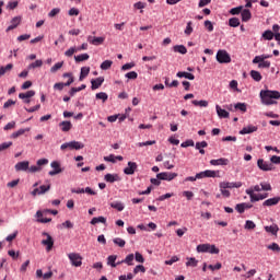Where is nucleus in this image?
<instances>
[{
    "label": "nucleus",
    "mask_w": 280,
    "mask_h": 280,
    "mask_svg": "<svg viewBox=\"0 0 280 280\" xmlns=\"http://www.w3.org/2000/svg\"><path fill=\"white\" fill-rule=\"evenodd\" d=\"M65 65V62L60 61L55 63L51 68H50V73H56V71H60V69H62V66Z\"/></svg>",
    "instance_id": "09e8293b"
},
{
    "label": "nucleus",
    "mask_w": 280,
    "mask_h": 280,
    "mask_svg": "<svg viewBox=\"0 0 280 280\" xmlns=\"http://www.w3.org/2000/svg\"><path fill=\"white\" fill-rule=\"evenodd\" d=\"M218 174H220L219 171L206 170L200 173H197V178H199V180L202 178H217Z\"/></svg>",
    "instance_id": "6e6552de"
},
{
    "label": "nucleus",
    "mask_w": 280,
    "mask_h": 280,
    "mask_svg": "<svg viewBox=\"0 0 280 280\" xmlns=\"http://www.w3.org/2000/svg\"><path fill=\"white\" fill-rule=\"evenodd\" d=\"M59 229H73V222L67 220L66 222L59 225Z\"/></svg>",
    "instance_id": "680f3d73"
},
{
    "label": "nucleus",
    "mask_w": 280,
    "mask_h": 280,
    "mask_svg": "<svg viewBox=\"0 0 280 280\" xmlns=\"http://www.w3.org/2000/svg\"><path fill=\"white\" fill-rule=\"evenodd\" d=\"M176 176H178L177 173H170V172H162L156 174V178H159V180H174V178H176Z\"/></svg>",
    "instance_id": "1a4fd4ad"
},
{
    "label": "nucleus",
    "mask_w": 280,
    "mask_h": 280,
    "mask_svg": "<svg viewBox=\"0 0 280 280\" xmlns=\"http://www.w3.org/2000/svg\"><path fill=\"white\" fill-rule=\"evenodd\" d=\"M209 244H200L197 246V253H209Z\"/></svg>",
    "instance_id": "49530a36"
},
{
    "label": "nucleus",
    "mask_w": 280,
    "mask_h": 280,
    "mask_svg": "<svg viewBox=\"0 0 280 280\" xmlns=\"http://www.w3.org/2000/svg\"><path fill=\"white\" fill-rule=\"evenodd\" d=\"M234 108H235V110H241V113H246L247 105H246V103H236L234 105Z\"/></svg>",
    "instance_id": "c03bdc74"
},
{
    "label": "nucleus",
    "mask_w": 280,
    "mask_h": 280,
    "mask_svg": "<svg viewBox=\"0 0 280 280\" xmlns=\"http://www.w3.org/2000/svg\"><path fill=\"white\" fill-rule=\"evenodd\" d=\"M278 202H280V197L269 198L262 202V207H275Z\"/></svg>",
    "instance_id": "412c9836"
},
{
    "label": "nucleus",
    "mask_w": 280,
    "mask_h": 280,
    "mask_svg": "<svg viewBox=\"0 0 280 280\" xmlns=\"http://www.w3.org/2000/svg\"><path fill=\"white\" fill-rule=\"evenodd\" d=\"M137 167L138 165L136 164V162H128V166L124 168V174H126L127 176H132V174L137 172Z\"/></svg>",
    "instance_id": "ddd939ff"
},
{
    "label": "nucleus",
    "mask_w": 280,
    "mask_h": 280,
    "mask_svg": "<svg viewBox=\"0 0 280 280\" xmlns=\"http://www.w3.org/2000/svg\"><path fill=\"white\" fill-rule=\"evenodd\" d=\"M12 69H14V65H12V63H8L5 67L0 66V78H1V75H5V73H8V71H12Z\"/></svg>",
    "instance_id": "2f4dec72"
},
{
    "label": "nucleus",
    "mask_w": 280,
    "mask_h": 280,
    "mask_svg": "<svg viewBox=\"0 0 280 280\" xmlns=\"http://www.w3.org/2000/svg\"><path fill=\"white\" fill-rule=\"evenodd\" d=\"M36 95V92L34 90H30L26 93H20L19 98L20 100H30L31 97H34Z\"/></svg>",
    "instance_id": "cd10ccee"
},
{
    "label": "nucleus",
    "mask_w": 280,
    "mask_h": 280,
    "mask_svg": "<svg viewBox=\"0 0 280 280\" xmlns=\"http://www.w3.org/2000/svg\"><path fill=\"white\" fill-rule=\"evenodd\" d=\"M24 132H30V128L19 129L18 131L11 135V139H19V137H22Z\"/></svg>",
    "instance_id": "e433bc0d"
},
{
    "label": "nucleus",
    "mask_w": 280,
    "mask_h": 280,
    "mask_svg": "<svg viewBox=\"0 0 280 280\" xmlns=\"http://www.w3.org/2000/svg\"><path fill=\"white\" fill-rule=\"evenodd\" d=\"M75 51H78V48L70 47L68 50L65 51V56H67L68 58H71V56H73V54H75Z\"/></svg>",
    "instance_id": "e2e57ef3"
},
{
    "label": "nucleus",
    "mask_w": 280,
    "mask_h": 280,
    "mask_svg": "<svg viewBox=\"0 0 280 280\" xmlns=\"http://www.w3.org/2000/svg\"><path fill=\"white\" fill-rule=\"evenodd\" d=\"M268 58H272V55L262 54L258 55L253 59V65H258V69H270V61Z\"/></svg>",
    "instance_id": "f03ea898"
},
{
    "label": "nucleus",
    "mask_w": 280,
    "mask_h": 280,
    "mask_svg": "<svg viewBox=\"0 0 280 280\" xmlns=\"http://www.w3.org/2000/svg\"><path fill=\"white\" fill-rule=\"evenodd\" d=\"M91 84H92L91 85L92 91L100 89V86H102V84H104V77H98L96 79H92Z\"/></svg>",
    "instance_id": "f3484780"
},
{
    "label": "nucleus",
    "mask_w": 280,
    "mask_h": 280,
    "mask_svg": "<svg viewBox=\"0 0 280 280\" xmlns=\"http://www.w3.org/2000/svg\"><path fill=\"white\" fill-rule=\"evenodd\" d=\"M207 145H209L207 141H201V142H196L195 148L196 150H202L203 148H207Z\"/></svg>",
    "instance_id": "0e129e2a"
},
{
    "label": "nucleus",
    "mask_w": 280,
    "mask_h": 280,
    "mask_svg": "<svg viewBox=\"0 0 280 280\" xmlns=\"http://www.w3.org/2000/svg\"><path fill=\"white\" fill-rule=\"evenodd\" d=\"M89 73H91V68L90 67H82L81 72H80V77H79V81L82 82V80H84V78H86V75H89Z\"/></svg>",
    "instance_id": "7c9ffc66"
},
{
    "label": "nucleus",
    "mask_w": 280,
    "mask_h": 280,
    "mask_svg": "<svg viewBox=\"0 0 280 280\" xmlns=\"http://www.w3.org/2000/svg\"><path fill=\"white\" fill-rule=\"evenodd\" d=\"M104 37H93V36H89L88 37V43H90V45H102L104 43Z\"/></svg>",
    "instance_id": "5701e85b"
},
{
    "label": "nucleus",
    "mask_w": 280,
    "mask_h": 280,
    "mask_svg": "<svg viewBox=\"0 0 280 280\" xmlns=\"http://www.w3.org/2000/svg\"><path fill=\"white\" fill-rule=\"evenodd\" d=\"M96 100H102L104 103L108 100V94H106V92L96 93Z\"/></svg>",
    "instance_id": "13d9d810"
},
{
    "label": "nucleus",
    "mask_w": 280,
    "mask_h": 280,
    "mask_svg": "<svg viewBox=\"0 0 280 280\" xmlns=\"http://www.w3.org/2000/svg\"><path fill=\"white\" fill-rule=\"evenodd\" d=\"M261 38H264V40H272V38H275V33L270 30H267L262 33Z\"/></svg>",
    "instance_id": "72a5a7b5"
},
{
    "label": "nucleus",
    "mask_w": 280,
    "mask_h": 280,
    "mask_svg": "<svg viewBox=\"0 0 280 280\" xmlns=\"http://www.w3.org/2000/svg\"><path fill=\"white\" fill-rule=\"evenodd\" d=\"M257 126L248 125L240 131V135H253V132H257Z\"/></svg>",
    "instance_id": "a211bd4d"
},
{
    "label": "nucleus",
    "mask_w": 280,
    "mask_h": 280,
    "mask_svg": "<svg viewBox=\"0 0 280 280\" xmlns=\"http://www.w3.org/2000/svg\"><path fill=\"white\" fill-rule=\"evenodd\" d=\"M139 272H145V267L143 265H138L133 268V275H139Z\"/></svg>",
    "instance_id": "052dcab7"
},
{
    "label": "nucleus",
    "mask_w": 280,
    "mask_h": 280,
    "mask_svg": "<svg viewBox=\"0 0 280 280\" xmlns=\"http://www.w3.org/2000/svg\"><path fill=\"white\" fill-rule=\"evenodd\" d=\"M266 198H268V192L255 195L252 202H259V200H266Z\"/></svg>",
    "instance_id": "de8ad7c7"
},
{
    "label": "nucleus",
    "mask_w": 280,
    "mask_h": 280,
    "mask_svg": "<svg viewBox=\"0 0 280 280\" xmlns=\"http://www.w3.org/2000/svg\"><path fill=\"white\" fill-rule=\"evenodd\" d=\"M249 75L255 80V82H261V73L259 71L252 70Z\"/></svg>",
    "instance_id": "ea45409f"
},
{
    "label": "nucleus",
    "mask_w": 280,
    "mask_h": 280,
    "mask_svg": "<svg viewBox=\"0 0 280 280\" xmlns=\"http://www.w3.org/2000/svg\"><path fill=\"white\" fill-rule=\"evenodd\" d=\"M106 224V218H104V217H94L92 220H91V222H90V224H93V225H95V224Z\"/></svg>",
    "instance_id": "f704fd0d"
},
{
    "label": "nucleus",
    "mask_w": 280,
    "mask_h": 280,
    "mask_svg": "<svg viewBox=\"0 0 280 280\" xmlns=\"http://www.w3.org/2000/svg\"><path fill=\"white\" fill-rule=\"evenodd\" d=\"M49 189H51V185H42L39 186V188H35L33 189V191L31 192L32 196H43L44 194H47V191H49Z\"/></svg>",
    "instance_id": "9d476101"
},
{
    "label": "nucleus",
    "mask_w": 280,
    "mask_h": 280,
    "mask_svg": "<svg viewBox=\"0 0 280 280\" xmlns=\"http://www.w3.org/2000/svg\"><path fill=\"white\" fill-rule=\"evenodd\" d=\"M133 259H136V261H138V264H143L145 261V258H143V255H141V253H139V252L135 253Z\"/></svg>",
    "instance_id": "6e6d98bb"
},
{
    "label": "nucleus",
    "mask_w": 280,
    "mask_h": 280,
    "mask_svg": "<svg viewBox=\"0 0 280 280\" xmlns=\"http://www.w3.org/2000/svg\"><path fill=\"white\" fill-rule=\"evenodd\" d=\"M8 148H12V141L2 142L0 144V152H5V150H8Z\"/></svg>",
    "instance_id": "bf43d9fd"
},
{
    "label": "nucleus",
    "mask_w": 280,
    "mask_h": 280,
    "mask_svg": "<svg viewBox=\"0 0 280 280\" xmlns=\"http://www.w3.org/2000/svg\"><path fill=\"white\" fill-rule=\"evenodd\" d=\"M241 16L244 23H248V20L252 19L253 14L250 13V10L244 9L241 11Z\"/></svg>",
    "instance_id": "393cba45"
},
{
    "label": "nucleus",
    "mask_w": 280,
    "mask_h": 280,
    "mask_svg": "<svg viewBox=\"0 0 280 280\" xmlns=\"http://www.w3.org/2000/svg\"><path fill=\"white\" fill-rule=\"evenodd\" d=\"M120 264H127V266H135V254H129Z\"/></svg>",
    "instance_id": "c85d7f7f"
},
{
    "label": "nucleus",
    "mask_w": 280,
    "mask_h": 280,
    "mask_svg": "<svg viewBox=\"0 0 280 280\" xmlns=\"http://www.w3.org/2000/svg\"><path fill=\"white\" fill-rule=\"evenodd\" d=\"M27 170H30L28 161H22L15 164V172H27Z\"/></svg>",
    "instance_id": "2eb2a0df"
},
{
    "label": "nucleus",
    "mask_w": 280,
    "mask_h": 280,
    "mask_svg": "<svg viewBox=\"0 0 280 280\" xmlns=\"http://www.w3.org/2000/svg\"><path fill=\"white\" fill-rule=\"evenodd\" d=\"M261 191H272V186L270 183L262 182L260 183Z\"/></svg>",
    "instance_id": "864d4df0"
},
{
    "label": "nucleus",
    "mask_w": 280,
    "mask_h": 280,
    "mask_svg": "<svg viewBox=\"0 0 280 280\" xmlns=\"http://www.w3.org/2000/svg\"><path fill=\"white\" fill-rule=\"evenodd\" d=\"M22 18L21 15L15 16L11 20V25L7 27V32H12V30H16L19 25H21Z\"/></svg>",
    "instance_id": "4468645a"
},
{
    "label": "nucleus",
    "mask_w": 280,
    "mask_h": 280,
    "mask_svg": "<svg viewBox=\"0 0 280 280\" xmlns=\"http://www.w3.org/2000/svg\"><path fill=\"white\" fill-rule=\"evenodd\" d=\"M230 27H240V19L237 18H231L229 20Z\"/></svg>",
    "instance_id": "603ef678"
},
{
    "label": "nucleus",
    "mask_w": 280,
    "mask_h": 280,
    "mask_svg": "<svg viewBox=\"0 0 280 280\" xmlns=\"http://www.w3.org/2000/svg\"><path fill=\"white\" fill-rule=\"evenodd\" d=\"M113 242L116 244V246H119V248H124V246H126V241L124 238L116 237L113 240Z\"/></svg>",
    "instance_id": "3c124183"
},
{
    "label": "nucleus",
    "mask_w": 280,
    "mask_h": 280,
    "mask_svg": "<svg viewBox=\"0 0 280 280\" xmlns=\"http://www.w3.org/2000/svg\"><path fill=\"white\" fill-rule=\"evenodd\" d=\"M125 78L128 80H137L139 78V74L136 71H130L125 74Z\"/></svg>",
    "instance_id": "4d7b16f0"
},
{
    "label": "nucleus",
    "mask_w": 280,
    "mask_h": 280,
    "mask_svg": "<svg viewBox=\"0 0 280 280\" xmlns=\"http://www.w3.org/2000/svg\"><path fill=\"white\" fill-rule=\"evenodd\" d=\"M68 258L70 259V264L75 268H80L82 266V256L78 253L68 254Z\"/></svg>",
    "instance_id": "39448f33"
},
{
    "label": "nucleus",
    "mask_w": 280,
    "mask_h": 280,
    "mask_svg": "<svg viewBox=\"0 0 280 280\" xmlns=\"http://www.w3.org/2000/svg\"><path fill=\"white\" fill-rule=\"evenodd\" d=\"M59 128H61L62 132H69L73 128V125L69 120H63L59 124Z\"/></svg>",
    "instance_id": "4be33fe9"
},
{
    "label": "nucleus",
    "mask_w": 280,
    "mask_h": 280,
    "mask_svg": "<svg viewBox=\"0 0 280 280\" xmlns=\"http://www.w3.org/2000/svg\"><path fill=\"white\" fill-rule=\"evenodd\" d=\"M186 266L188 268H196V266H198V260L195 257H188Z\"/></svg>",
    "instance_id": "58836bf2"
},
{
    "label": "nucleus",
    "mask_w": 280,
    "mask_h": 280,
    "mask_svg": "<svg viewBox=\"0 0 280 280\" xmlns=\"http://www.w3.org/2000/svg\"><path fill=\"white\" fill-rule=\"evenodd\" d=\"M219 187L223 198H231V191L228 188H223L222 183L219 184Z\"/></svg>",
    "instance_id": "8fccbe9b"
},
{
    "label": "nucleus",
    "mask_w": 280,
    "mask_h": 280,
    "mask_svg": "<svg viewBox=\"0 0 280 280\" xmlns=\"http://www.w3.org/2000/svg\"><path fill=\"white\" fill-rule=\"evenodd\" d=\"M210 165H229V159L220 158L218 160H211Z\"/></svg>",
    "instance_id": "a878e982"
},
{
    "label": "nucleus",
    "mask_w": 280,
    "mask_h": 280,
    "mask_svg": "<svg viewBox=\"0 0 280 280\" xmlns=\"http://www.w3.org/2000/svg\"><path fill=\"white\" fill-rule=\"evenodd\" d=\"M174 51L185 55L187 54V47H185L184 45H176L174 46Z\"/></svg>",
    "instance_id": "a18cd8bd"
},
{
    "label": "nucleus",
    "mask_w": 280,
    "mask_h": 280,
    "mask_svg": "<svg viewBox=\"0 0 280 280\" xmlns=\"http://www.w3.org/2000/svg\"><path fill=\"white\" fill-rule=\"evenodd\" d=\"M235 209H236L237 213H244V211H246V209H253V205L243 202V203L236 205Z\"/></svg>",
    "instance_id": "aec40b11"
},
{
    "label": "nucleus",
    "mask_w": 280,
    "mask_h": 280,
    "mask_svg": "<svg viewBox=\"0 0 280 280\" xmlns=\"http://www.w3.org/2000/svg\"><path fill=\"white\" fill-rule=\"evenodd\" d=\"M50 167H52V171L48 172L49 176H56L58 174H61L62 172V168L60 167V163L58 161L51 162Z\"/></svg>",
    "instance_id": "9b49d317"
},
{
    "label": "nucleus",
    "mask_w": 280,
    "mask_h": 280,
    "mask_svg": "<svg viewBox=\"0 0 280 280\" xmlns=\"http://www.w3.org/2000/svg\"><path fill=\"white\" fill-rule=\"evenodd\" d=\"M67 148L69 150H82L84 148V143L75 140L70 142H65L61 144L60 150H67Z\"/></svg>",
    "instance_id": "7ed1b4c3"
},
{
    "label": "nucleus",
    "mask_w": 280,
    "mask_h": 280,
    "mask_svg": "<svg viewBox=\"0 0 280 280\" xmlns=\"http://www.w3.org/2000/svg\"><path fill=\"white\" fill-rule=\"evenodd\" d=\"M270 163H271V165L273 164V165H279L280 164V156H278V155H272L271 158H270Z\"/></svg>",
    "instance_id": "338daca9"
},
{
    "label": "nucleus",
    "mask_w": 280,
    "mask_h": 280,
    "mask_svg": "<svg viewBox=\"0 0 280 280\" xmlns=\"http://www.w3.org/2000/svg\"><path fill=\"white\" fill-rule=\"evenodd\" d=\"M223 189H240L242 182H221Z\"/></svg>",
    "instance_id": "f8f14e48"
},
{
    "label": "nucleus",
    "mask_w": 280,
    "mask_h": 280,
    "mask_svg": "<svg viewBox=\"0 0 280 280\" xmlns=\"http://www.w3.org/2000/svg\"><path fill=\"white\" fill-rule=\"evenodd\" d=\"M217 60L220 65H229L231 62V55L226 50H218Z\"/></svg>",
    "instance_id": "20e7f679"
},
{
    "label": "nucleus",
    "mask_w": 280,
    "mask_h": 280,
    "mask_svg": "<svg viewBox=\"0 0 280 280\" xmlns=\"http://www.w3.org/2000/svg\"><path fill=\"white\" fill-rule=\"evenodd\" d=\"M195 143L194 140H186L180 144V148H194Z\"/></svg>",
    "instance_id": "69168bd1"
},
{
    "label": "nucleus",
    "mask_w": 280,
    "mask_h": 280,
    "mask_svg": "<svg viewBox=\"0 0 280 280\" xmlns=\"http://www.w3.org/2000/svg\"><path fill=\"white\" fill-rule=\"evenodd\" d=\"M117 255H110L107 257V266H110L112 268H117Z\"/></svg>",
    "instance_id": "473e14b6"
},
{
    "label": "nucleus",
    "mask_w": 280,
    "mask_h": 280,
    "mask_svg": "<svg viewBox=\"0 0 280 280\" xmlns=\"http://www.w3.org/2000/svg\"><path fill=\"white\" fill-rule=\"evenodd\" d=\"M84 89H86V84H82L79 88H71V90L69 91L70 97H73V95H75V93H80V91H84Z\"/></svg>",
    "instance_id": "c9c22d12"
},
{
    "label": "nucleus",
    "mask_w": 280,
    "mask_h": 280,
    "mask_svg": "<svg viewBox=\"0 0 280 280\" xmlns=\"http://www.w3.org/2000/svg\"><path fill=\"white\" fill-rule=\"evenodd\" d=\"M89 58H90V56L86 52L74 56L75 62H84V61L89 60Z\"/></svg>",
    "instance_id": "4c0bfd02"
},
{
    "label": "nucleus",
    "mask_w": 280,
    "mask_h": 280,
    "mask_svg": "<svg viewBox=\"0 0 280 280\" xmlns=\"http://www.w3.org/2000/svg\"><path fill=\"white\" fill-rule=\"evenodd\" d=\"M256 226H257V224H255L254 221L247 220L245 222L244 229H246L247 231H253V229H255Z\"/></svg>",
    "instance_id": "5fc2aeb1"
},
{
    "label": "nucleus",
    "mask_w": 280,
    "mask_h": 280,
    "mask_svg": "<svg viewBox=\"0 0 280 280\" xmlns=\"http://www.w3.org/2000/svg\"><path fill=\"white\" fill-rule=\"evenodd\" d=\"M176 78H185L186 80H196V75L189 72L179 71L176 73Z\"/></svg>",
    "instance_id": "bb28decb"
},
{
    "label": "nucleus",
    "mask_w": 280,
    "mask_h": 280,
    "mask_svg": "<svg viewBox=\"0 0 280 280\" xmlns=\"http://www.w3.org/2000/svg\"><path fill=\"white\" fill-rule=\"evenodd\" d=\"M257 166L261 170V172H272L275 170V165L265 161L264 159H259L257 161Z\"/></svg>",
    "instance_id": "423d86ee"
},
{
    "label": "nucleus",
    "mask_w": 280,
    "mask_h": 280,
    "mask_svg": "<svg viewBox=\"0 0 280 280\" xmlns=\"http://www.w3.org/2000/svg\"><path fill=\"white\" fill-rule=\"evenodd\" d=\"M60 12V8H54L49 13V19H54V16H57V14Z\"/></svg>",
    "instance_id": "774afa93"
},
{
    "label": "nucleus",
    "mask_w": 280,
    "mask_h": 280,
    "mask_svg": "<svg viewBox=\"0 0 280 280\" xmlns=\"http://www.w3.org/2000/svg\"><path fill=\"white\" fill-rule=\"evenodd\" d=\"M215 110L220 119H229L230 114L226 112V109H223L220 105H217Z\"/></svg>",
    "instance_id": "6ab92c4d"
},
{
    "label": "nucleus",
    "mask_w": 280,
    "mask_h": 280,
    "mask_svg": "<svg viewBox=\"0 0 280 280\" xmlns=\"http://www.w3.org/2000/svg\"><path fill=\"white\" fill-rule=\"evenodd\" d=\"M265 231L266 233H270L271 235H277V233H279V225L277 224L266 225Z\"/></svg>",
    "instance_id": "b1692460"
},
{
    "label": "nucleus",
    "mask_w": 280,
    "mask_h": 280,
    "mask_svg": "<svg viewBox=\"0 0 280 280\" xmlns=\"http://www.w3.org/2000/svg\"><path fill=\"white\" fill-rule=\"evenodd\" d=\"M40 67H43V60L37 59L35 62H32L31 65H28L27 69L30 71L32 69H38Z\"/></svg>",
    "instance_id": "a19ab883"
},
{
    "label": "nucleus",
    "mask_w": 280,
    "mask_h": 280,
    "mask_svg": "<svg viewBox=\"0 0 280 280\" xmlns=\"http://www.w3.org/2000/svg\"><path fill=\"white\" fill-rule=\"evenodd\" d=\"M104 180L106 183H119V180H121V177H119L118 174H110V173H107L105 176H104Z\"/></svg>",
    "instance_id": "dca6fc26"
},
{
    "label": "nucleus",
    "mask_w": 280,
    "mask_h": 280,
    "mask_svg": "<svg viewBox=\"0 0 280 280\" xmlns=\"http://www.w3.org/2000/svg\"><path fill=\"white\" fill-rule=\"evenodd\" d=\"M110 207L112 209H116V211H124L126 209V206L121 201H113Z\"/></svg>",
    "instance_id": "c756f323"
},
{
    "label": "nucleus",
    "mask_w": 280,
    "mask_h": 280,
    "mask_svg": "<svg viewBox=\"0 0 280 280\" xmlns=\"http://www.w3.org/2000/svg\"><path fill=\"white\" fill-rule=\"evenodd\" d=\"M110 67H113V61L112 60H105L101 63V69L103 71H108V69H110Z\"/></svg>",
    "instance_id": "37998d69"
},
{
    "label": "nucleus",
    "mask_w": 280,
    "mask_h": 280,
    "mask_svg": "<svg viewBox=\"0 0 280 280\" xmlns=\"http://www.w3.org/2000/svg\"><path fill=\"white\" fill-rule=\"evenodd\" d=\"M42 235L46 237V240L42 241V245L46 246L47 253L54 248V237L49 235L47 232H43Z\"/></svg>",
    "instance_id": "0eeeda50"
},
{
    "label": "nucleus",
    "mask_w": 280,
    "mask_h": 280,
    "mask_svg": "<svg viewBox=\"0 0 280 280\" xmlns=\"http://www.w3.org/2000/svg\"><path fill=\"white\" fill-rule=\"evenodd\" d=\"M260 102L264 106H272L277 104V101L280 100V92L272 90H261L259 93Z\"/></svg>",
    "instance_id": "f257e3e1"
},
{
    "label": "nucleus",
    "mask_w": 280,
    "mask_h": 280,
    "mask_svg": "<svg viewBox=\"0 0 280 280\" xmlns=\"http://www.w3.org/2000/svg\"><path fill=\"white\" fill-rule=\"evenodd\" d=\"M191 104L194 105V106H200V108H207V106H209V102H207V101H196V100H194L192 102H191Z\"/></svg>",
    "instance_id": "79ce46f5"
}]
</instances>
